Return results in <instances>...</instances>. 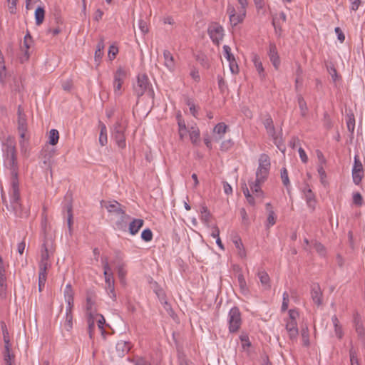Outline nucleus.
Wrapping results in <instances>:
<instances>
[{"label": "nucleus", "instance_id": "obj_1", "mask_svg": "<svg viewBox=\"0 0 365 365\" xmlns=\"http://www.w3.org/2000/svg\"><path fill=\"white\" fill-rule=\"evenodd\" d=\"M4 163L11 173V204L16 212L20 208L19 200V182L18 179L19 165L17 161V153L15 142L9 138L3 145Z\"/></svg>", "mask_w": 365, "mask_h": 365}, {"label": "nucleus", "instance_id": "obj_2", "mask_svg": "<svg viewBox=\"0 0 365 365\" xmlns=\"http://www.w3.org/2000/svg\"><path fill=\"white\" fill-rule=\"evenodd\" d=\"M263 125L268 136L272 138L274 144L279 150L284 152L285 146L283 143L282 129L278 133L276 131L273 120L269 115H267L263 120Z\"/></svg>", "mask_w": 365, "mask_h": 365}, {"label": "nucleus", "instance_id": "obj_3", "mask_svg": "<svg viewBox=\"0 0 365 365\" xmlns=\"http://www.w3.org/2000/svg\"><path fill=\"white\" fill-rule=\"evenodd\" d=\"M127 129V122L125 120H118L114 125L111 131L112 138L115 141L118 147L123 149L126 146L125 132Z\"/></svg>", "mask_w": 365, "mask_h": 365}, {"label": "nucleus", "instance_id": "obj_4", "mask_svg": "<svg viewBox=\"0 0 365 365\" xmlns=\"http://www.w3.org/2000/svg\"><path fill=\"white\" fill-rule=\"evenodd\" d=\"M288 313L289 317L285 319V329L290 340L296 341L299 334L297 319L299 317V314L296 309H289Z\"/></svg>", "mask_w": 365, "mask_h": 365}, {"label": "nucleus", "instance_id": "obj_5", "mask_svg": "<svg viewBox=\"0 0 365 365\" xmlns=\"http://www.w3.org/2000/svg\"><path fill=\"white\" fill-rule=\"evenodd\" d=\"M103 267V274L105 277V282L106 284V289L108 291V294L110 297L113 300L116 299V294L115 293V281L113 278V274L111 272L110 267L108 262V259L103 258L102 259Z\"/></svg>", "mask_w": 365, "mask_h": 365}, {"label": "nucleus", "instance_id": "obj_6", "mask_svg": "<svg viewBox=\"0 0 365 365\" xmlns=\"http://www.w3.org/2000/svg\"><path fill=\"white\" fill-rule=\"evenodd\" d=\"M133 91L138 98H140L145 93H147L151 98L154 97V91L150 88L148 78L145 75L138 76L137 83L133 86Z\"/></svg>", "mask_w": 365, "mask_h": 365}, {"label": "nucleus", "instance_id": "obj_7", "mask_svg": "<svg viewBox=\"0 0 365 365\" xmlns=\"http://www.w3.org/2000/svg\"><path fill=\"white\" fill-rule=\"evenodd\" d=\"M229 331L236 333L242 325L241 313L237 307H233L228 314Z\"/></svg>", "mask_w": 365, "mask_h": 365}, {"label": "nucleus", "instance_id": "obj_8", "mask_svg": "<svg viewBox=\"0 0 365 365\" xmlns=\"http://www.w3.org/2000/svg\"><path fill=\"white\" fill-rule=\"evenodd\" d=\"M208 35L215 44L218 45L224 36L223 27L218 23L211 24L207 29Z\"/></svg>", "mask_w": 365, "mask_h": 365}, {"label": "nucleus", "instance_id": "obj_9", "mask_svg": "<svg viewBox=\"0 0 365 365\" xmlns=\"http://www.w3.org/2000/svg\"><path fill=\"white\" fill-rule=\"evenodd\" d=\"M18 130L20 134V137L22 140L20 142L21 148L23 149L24 146V138L26 135V132L27 130V122L26 115L24 113L21 106L18 107Z\"/></svg>", "mask_w": 365, "mask_h": 365}, {"label": "nucleus", "instance_id": "obj_10", "mask_svg": "<svg viewBox=\"0 0 365 365\" xmlns=\"http://www.w3.org/2000/svg\"><path fill=\"white\" fill-rule=\"evenodd\" d=\"M227 13L229 14L231 25L235 26L243 21L246 15V10L240 9L238 14H237L235 7L230 4L227 9Z\"/></svg>", "mask_w": 365, "mask_h": 365}, {"label": "nucleus", "instance_id": "obj_11", "mask_svg": "<svg viewBox=\"0 0 365 365\" xmlns=\"http://www.w3.org/2000/svg\"><path fill=\"white\" fill-rule=\"evenodd\" d=\"M113 262L116 264V269L120 281L122 283H124L127 271L125 269V264L123 262V255L120 251L115 252V257Z\"/></svg>", "mask_w": 365, "mask_h": 365}, {"label": "nucleus", "instance_id": "obj_12", "mask_svg": "<svg viewBox=\"0 0 365 365\" xmlns=\"http://www.w3.org/2000/svg\"><path fill=\"white\" fill-rule=\"evenodd\" d=\"M364 177V169L361 162L357 155L354 156V163L352 168V179L356 185H359Z\"/></svg>", "mask_w": 365, "mask_h": 365}, {"label": "nucleus", "instance_id": "obj_13", "mask_svg": "<svg viewBox=\"0 0 365 365\" xmlns=\"http://www.w3.org/2000/svg\"><path fill=\"white\" fill-rule=\"evenodd\" d=\"M224 56L229 62L230 70L232 74L239 73V67L235 60V56L231 53V48L227 45L223 46Z\"/></svg>", "mask_w": 365, "mask_h": 365}, {"label": "nucleus", "instance_id": "obj_14", "mask_svg": "<svg viewBox=\"0 0 365 365\" xmlns=\"http://www.w3.org/2000/svg\"><path fill=\"white\" fill-rule=\"evenodd\" d=\"M105 207L109 213L116 216L120 217V215H125V206L122 205L116 200L106 202Z\"/></svg>", "mask_w": 365, "mask_h": 365}, {"label": "nucleus", "instance_id": "obj_15", "mask_svg": "<svg viewBox=\"0 0 365 365\" xmlns=\"http://www.w3.org/2000/svg\"><path fill=\"white\" fill-rule=\"evenodd\" d=\"M268 56L273 66L278 70L280 66V58L278 54L277 46L274 43H270L269 46Z\"/></svg>", "mask_w": 365, "mask_h": 365}, {"label": "nucleus", "instance_id": "obj_16", "mask_svg": "<svg viewBox=\"0 0 365 365\" xmlns=\"http://www.w3.org/2000/svg\"><path fill=\"white\" fill-rule=\"evenodd\" d=\"M304 198L307 202V205L312 211H314L317 205V200L315 197L314 193L312 192L311 188L308 185H306L304 190Z\"/></svg>", "mask_w": 365, "mask_h": 365}, {"label": "nucleus", "instance_id": "obj_17", "mask_svg": "<svg viewBox=\"0 0 365 365\" xmlns=\"http://www.w3.org/2000/svg\"><path fill=\"white\" fill-rule=\"evenodd\" d=\"M125 72L122 68H118L114 75L113 88L117 95H120V89L125 78Z\"/></svg>", "mask_w": 365, "mask_h": 365}, {"label": "nucleus", "instance_id": "obj_18", "mask_svg": "<svg viewBox=\"0 0 365 365\" xmlns=\"http://www.w3.org/2000/svg\"><path fill=\"white\" fill-rule=\"evenodd\" d=\"M311 297L314 304L317 306L322 304V292L318 284L312 286Z\"/></svg>", "mask_w": 365, "mask_h": 365}, {"label": "nucleus", "instance_id": "obj_19", "mask_svg": "<svg viewBox=\"0 0 365 365\" xmlns=\"http://www.w3.org/2000/svg\"><path fill=\"white\" fill-rule=\"evenodd\" d=\"M176 118L178 120L179 137L181 140H183L187 137L190 129H187L180 113L177 115Z\"/></svg>", "mask_w": 365, "mask_h": 365}, {"label": "nucleus", "instance_id": "obj_20", "mask_svg": "<svg viewBox=\"0 0 365 365\" xmlns=\"http://www.w3.org/2000/svg\"><path fill=\"white\" fill-rule=\"evenodd\" d=\"M64 210L67 212V225L70 235H72L73 232V206L71 201L67 202L65 204Z\"/></svg>", "mask_w": 365, "mask_h": 365}, {"label": "nucleus", "instance_id": "obj_21", "mask_svg": "<svg viewBox=\"0 0 365 365\" xmlns=\"http://www.w3.org/2000/svg\"><path fill=\"white\" fill-rule=\"evenodd\" d=\"M144 220L143 219L134 218L129 223V226L128 227V232L131 235H136L140 229L143 226Z\"/></svg>", "mask_w": 365, "mask_h": 365}, {"label": "nucleus", "instance_id": "obj_22", "mask_svg": "<svg viewBox=\"0 0 365 365\" xmlns=\"http://www.w3.org/2000/svg\"><path fill=\"white\" fill-rule=\"evenodd\" d=\"M115 349L118 356H123L131 349V344L128 341H120L116 344Z\"/></svg>", "mask_w": 365, "mask_h": 365}, {"label": "nucleus", "instance_id": "obj_23", "mask_svg": "<svg viewBox=\"0 0 365 365\" xmlns=\"http://www.w3.org/2000/svg\"><path fill=\"white\" fill-rule=\"evenodd\" d=\"M252 61L253 62L260 78L264 79L265 78V73L259 56L256 53H252Z\"/></svg>", "mask_w": 365, "mask_h": 365}, {"label": "nucleus", "instance_id": "obj_24", "mask_svg": "<svg viewBox=\"0 0 365 365\" xmlns=\"http://www.w3.org/2000/svg\"><path fill=\"white\" fill-rule=\"evenodd\" d=\"M130 219V215L125 213L120 216V219L116 221V229L120 231L125 232L128 229V221Z\"/></svg>", "mask_w": 365, "mask_h": 365}, {"label": "nucleus", "instance_id": "obj_25", "mask_svg": "<svg viewBox=\"0 0 365 365\" xmlns=\"http://www.w3.org/2000/svg\"><path fill=\"white\" fill-rule=\"evenodd\" d=\"M163 57L165 60L164 65L170 70L173 71L175 69V61L172 53L168 50H164Z\"/></svg>", "mask_w": 365, "mask_h": 365}, {"label": "nucleus", "instance_id": "obj_26", "mask_svg": "<svg viewBox=\"0 0 365 365\" xmlns=\"http://www.w3.org/2000/svg\"><path fill=\"white\" fill-rule=\"evenodd\" d=\"M105 45H104V40L103 38L100 39L98 43L96 46V50L95 51V61L97 62L98 64H99L103 56V49H104Z\"/></svg>", "mask_w": 365, "mask_h": 365}, {"label": "nucleus", "instance_id": "obj_27", "mask_svg": "<svg viewBox=\"0 0 365 365\" xmlns=\"http://www.w3.org/2000/svg\"><path fill=\"white\" fill-rule=\"evenodd\" d=\"M354 324L356 332L357 333L359 337L365 338V330L361 318L358 314H356L354 317Z\"/></svg>", "mask_w": 365, "mask_h": 365}, {"label": "nucleus", "instance_id": "obj_28", "mask_svg": "<svg viewBox=\"0 0 365 365\" xmlns=\"http://www.w3.org/2000/svg\"><path fill=\"white\" fill-rule=\"evenodd\" d=\"M43 250L41 254V259L39 262V270H41V268H43V267H45V270H47L48 266V252L45 244L43 245Z\"/></svg>", "mask_w": 365, "mask_h": 365}, {"label": "nucleus", "instance_id": "obj_29", "mask_svg": "<svg viewBox=\"0 0 365 365\" xmlns=\"http://www.w3.org/2000/svg\"><path fill=\"white\" fill-rule=\"evenodd\" d=\"M270 167H271L270 158L268 156V155H267L265 153L261 154L259 158L258 168H262V169L270 170Z\"/></svg>", "mask_w": 365, "mask_h": 365}, {"label": "nucleus", "instance_id": "obj_30", "mask_svg": "<svg viewBox=\"0 0 365 365\" xmlns=\"http://www.w3.org/2000/svg\"><path fill=\"white\" fill-rule=\"evenodd\" d=\"M101 132L99 135V143L101 146H104L108 143V137H107V128L104 123L100 122L99 124Z\"/></svg>", "mask_w": 365, "mask_h": 365}, {"label": "nucleus", "instance_id": "obj_31", "mask_svg": "<svg viewBox=\"0 0 365 365\" xmlns=\"http://www.w3.org/2000/svg\"><path fill=\"white\" fill-rule=\"evenodd\" d=\"M227 129V125H225V123H217L213 129V132L215 133H217L219 135V137L216 138L215 140H220L222 138V135L226 133Z\"/></svg>", "mask_w": 365, "mask_h": 365}, {"label": "nucleus", "instance_id": "obj_32", "mask_svg": "<svg viewBox=\"0 0 365 365\" xmlns=\"http://www.w3.org/2000/svg\"><path fill=\"white\" fill-rule=\"evenodd\" d=\"M47 278V270H45V267L41 268L38 272V289L40 292L43 289Z\"/></svg>", "mask_w": 365, "mask_h": 365}, {"label": "nucleus", "instance_id": "obj_33", "mask_svg": "<svg viewBox=\"0 0 365 365\" xmlns=\"http://www.w3.org/2000/svg\"><path fill=\"white\" fill-rule=\"evenodd\" d=\"M350 345H351V347L349 349V354L351 365H360L359 359H358L357 351L354 347L352 342H351Z\"/></svg>", "mask_w": 365, "mask_h": 365}, {"label": "nucleus", "instance_id": "obj_34", "mask_svg": "<svg viewBox=\"0 0 365 365\" xmlns=\"http://www.w3.org/2000/svg\"><path fill=\"white\" fill-rule=\"evenodd\" d=\"M269 170L268 169H262V168H257L256 172V180L257 182H264L269 175Z\"/></svg>", "mask_w": 365, "mask_h": 365}, {"label": "nucleus", "instance_id": "obj_35", "mask_svg": "<svg viewBox=\"0 0 365 365\" xmlns=\"http://www.w3.org/2000/svg\"><path fill=\"white\" fill-rule=\"evenodd\" d=\"M35 20L36 24L39 26L41 25L45 17V10L43 7L38 6L35 11Z\"/></svg>", "mask_w": 365, "mask_h": 365}, {"label": "nucleus", "instance_id": "obj_36", "mask_svg": "<svg viewBox=\"0 0 365 365\" xmlns=\"http://www.w3.org/2000/svg\"><path fill=\"white\" fill-rule=\"evenodd\" d=\"M297 102L300 109V113L302 116H305L307 115L308 107L307 103L302 95H297Z\"/></svg>", "mask_w": 365, "mask_h": 365}, {"label": "nucleus", "instance_id": "obj_37", "mask_svg": "<svg viewBox=\"0 0 365 365\" xmlns=\"http://www.w3.org/2000/svg\"><path fill=\"white\" fill-rule=\"evenodd\" d=\"M31 38V37L29 35V34L26 35L24 37V45L26 48V51H25L23 56H21L20 58L21 63H24L25 61H27L29 58L28 49L30 48V44L29 43V40H30Z\"/></svg>", "mask_w": 365, "mask_h": 365}, {"label": "nucleus", "instance_id": "obj_38", "mask_svg": "<svg viewBox=\"0 0 365 365\" xmlns=\"http://www.w3.org/2000/svg\"><path fill=\"white\" fill-rule=\"evenodd\" d=\"M190 140L195 144L200 138V130L197 127L192 126L188 132Z\"/></svg>", "mask_w": 365, "mask_h": 365}, {"label": "nucleus", "instance_id": "obj_39", "mask_svg": "<svg viewBox=\"0 0 365 365\" xmlns=\"http://www.w3.org/2000/svg\"><path fill=\"white\" fill-rule=\"evenodd\" d=\"M59 139V133L56 129H51L49 132L48 143L55 145L58 143Z\"/></svg>", "mask_w": 365, "mask_h": 365}, {"label": "nucleus", "instance_id": "obj_40", "mask_svg": "<svg viewBox=\"0 0 365 365\" xmlns=\"http://www.w3.org/2000/svg\"><path fill=\"white\" fill-rule=\"evenodd\" d=\"M95 305V301L92 299L91 295H87L86 297V312L87 315L94 314L96 312V309H93V306Z\"/></svg>", "mask_w": 365, "mask_h": 365}, {"label": "nucleus", "instance_id": "obj_41", "mask_svg": "<svg viewBox=\"0 0 365 365\" xmlns=\"http://www.w3.org/2000/svg\"><path fill=\"white\" fill-rule=\"evenodd\" d=\"M262 183H263V182H257V180L256 179L255 182L250 183V186L252 192L255 193V195L257 197L261 196L263 194L260 187Z\"/></svg>", "mask_w": 365, "mask_h": 365}, {"label": "nucleus", "instance_id": "obj_42", "mask_svg": "<svg viewBox=\"0 0 365 365\" xmlns=\"http://www.w3.org/2000/svg\"><path fill=\"white\" fill-rule=\"evenodd\" d=\"M237 281L240 286V289L243 294H247L249 291L247 286L246 280L242 274H239L237 276Z\"/></svg>", "mask_w": 365, "mask_h": 365}, {"label": "nucleus", "instance_id": "obj_43", "mask_svg": "<svg viewBox=\"0 0 365 365\" xmlns=\"http://www.w3.org/2000/svg\"><path fill=\"white\" fill-rule=\"evenodd\" d=\"M257 276L262 284L269 287V277L266 272L260 270L258 272Z\"/></svg>", "mask_w": 365, "mask_h": 365}, {"label": "nucleus", "instance_id": "obj_44", "mask_svg": "<svg viewBox=\"0 0 365 365\" xmlns=\"http://www.w3.org/2000/svg\"><path fill=\"white\" fill-rule=\"evenodd\" d=\"M88 329L90 338H92L93 330L95 329V315L90 314L88 315Z\"/></svg>", "mask_w": 365, "mask_h": 365}, {"label": "nucleus", "instance_id": "obj_45", "mask_svg": "<svg viewBox=\"0 0 365 365\" xmlns=\"http://www.w3.org/2000/svg\"><path fill=\"white\" fill-rule=\"evenodd\" d=\"M200 212L202 214L201 220L205 223H208L210 222L211 215L207 207L206 206H202Z\"/></svg>", "mask_w": 365, "mask_h": 365}, {"label": "nucleus", "instance_id": "obj_46", "mask_svg": "<svg viewBox=\"0 0 365 365\" xmlns=\"http://www.w3.org/2000/svg\"><path fill=\"white\" fill-rule=\"evenodd\" d=\"M313 246L320 256L325 257L326 248L321 242L314 241L313 242Z\"/></svg>", "mask_w": 365, "mask_h": 365}, {"label": "nucleus", "instance_id": "obj_47", "mask_svg": "<svg viewBox=\"0 0 365 365\" xmlns=\"http://www.w3.org/2000/svg\"><path fill=\"white\" fill-rule=\"evenodd\" d=\"M281 178H282L283 185L288 190L290 182H289V176H288V171H287V168H283L281 170Z\"/></svg>", "mask_w": 365, "mask_h": 365}, {"label": "nucleus", "instance_id": "obj_48", "mask_svg": "<svg viewBox=\"0 0 365 365\" xmlns=\"http://www.w3.org/2000/svg\"><path fill=\"white\" fill-rule=\"evenodd\" d=\"M277 216L273 210H269L267 219V227H269L273 226L276 223Z\"/></svg>", "mask_w": 365, "mask_h": 365}, {"label": "nucleus", "instance_id": "obj_49", "mask_svg": "<svg viewBox=\"0 0 365 365\" xmlns=\"http://www.w3.org/2000/svg\"><path fill=\"white\" fill-rule=\"evenodd\" d=\"M4 359L6 365H11L12 361L14 359V355L11 353V350L4 351Z\"/></svg>", "mask_w": 365, "mask_h": 365}, {"label": "nucleus", "instance_id": "obj_50", "mask_svg": "<svg viewBox=\"0 0 365 365\" xmlns=\"http://www.w3.org/2000/svg\"><path fill=\"white\" fill-rule=\"evenodd\" d=\"M141 238L145 242H150L153 239V232L150 229L147 228L141 232Z\"/></svg>", "mask_w": 365, "mask_h": 365}, {"label": "nucleus", "instance_id": "obj_51", "mask_svg": "<svg viewBox=\"0 0 365 365\" xmlns=\"http://www.w3.org/2000/svg\"><path fill=\"white\" fill-rule=\"evenodd\" d=\"M302 336L303 341V345L305 346H309V330L307 327L302 329Z\"/></svg>", "mask_w": 365, "mask_h": 365}, {"label": "nucleus", "instance_id": "obj_52", "mask_svg": "<svg viewBox=\"0 0 365 365\" xmlns=\"http://www.w3.org/2000/svg\"><path fill=\"white\" fill-rule=\"evenodd\" d=\"M63 294H64L65 299H70V298H73L74 293H73V291L72 289V287H71V285L70 284H68L66 286V287L64 289Z\"/></svg>", "mask_w": 365, "mask_h": 365}, {"label": "nucleus", "instance_id": "obj_53", "mask_svg": "<svg viewBox=\"0 0 365 365\" xmlns=\"http://www.w3.org/2000/svg\"><path fill=\"white\" fill-rule=\"evenodd\" d=\"M289 294L287 292H284L283 293V300L282 304L281 310L282 312H285L288 309V304H289Z\"/></svg>", "mask_w": 365, "mask_h": 365}, {"label": "nucleus", "instance_id": "obj_54", "mask_svg": "<svg viewBox=\"0 0 365 365\" xmlns=\"http://www.w3.org/2000/svg\"><path fill=\"white\" fill-rule=\"evenodd\" d=\"M233 144H234V143H233V141L231 139L227 140H224L221 143L220 150L222 151H227L228 150H230L232 147Z\"/></svg>", "mask_w": 365, "mask_h": 365}, {"label": "nucleus", "instance_id": "obj_55", "mask_svg": "<svg viewBox=\"0 0 365 365\" xmlns=\"http://www.w3.org/2000/svg\"><path fill=\"white\" fill-rule=\"evenodd\" d=\"M73 327V315L66 316V320L64 322V328L67 331H70Z\"/></svg>", "mask_w": 365, "mask_h": 365}, {"label": "nucleus", "instance_id": "obj_56", "mask_svg": "<svg viewBox=\"0 0 365 365\" xmlns=\"http://www.w3.org/2000/svg\"><path fill=\"white\" fill-rule=\"evenodd\" d=\"M353 202L357 206H361L363 203V198L359 192H356L353 195Z\"/></svg>", "mask_w": 365, "mask_h": 365}, {"label": "nucleus", "instance_id": "obj_57", "mask_svg": "<svg viewBox=\"0 0 365 365\" xmlns=\"http://www.w3.org/2000/svg\"><path fill=\"white\" fill-rule=\"evenodd\" d=\"M317 171L320 176L321 182L323 185H325V183H326L325 178L327 177V175H326V172H325L324 169L323 168V167L322 165H320L318 167Z\"/></svg>", "mask_w": 365, "mask_h": 365}, {"label": "nucleus", "instance_id": "obj_58", "mask_svg": "<svg viewBox=\"0 0 365 365\" xmlns=\"http://www.w3.org/2000/svg\"><path fill=\"white\" fill-rule=\"evenodd\" d=\"M118 53V48L116 46L112 45L109 47L108 57L110 59L115 58Z\"/></svg>", "mask_w": 365, "mask_h": 365}, {"label": "nucleus", "instance_id": "obj_59", "mask_svg": "<svg viewBox=\"0 0 365 365\" xmlns=\"http://www.w3.org/2000/svg\"><path fill=\"white\" fill-rule=\"evenodd\" d=\"M6 276L5 274H0V292H5L6 289Z\"/></svg>", "mask_w": 365, "mask_h": 365}, {"label": "nucleus", "instance_id": "obj_60", "mask_svg": "<svg viewBox=\"0 0 365 365\" xmlns=\"http://www.w3.org/2000/svg\"><path fill=\"white\" fill-rule=\"evenodd\" d=\"M138 27L143 34H145L148 32L147 23L142 19L139 20L138 21Z\"/></svg>", "mask_w": 365, "mask_h": 365}, {"label": "nucleus", "instance_id": "obj_61", "mask_svg": "<svg viewBox=\"0 0 365 365\" xmlns=\"http://www.w3.org/2000/svg\"><path fill=\"white\" fill-rule=\"evenodd\" d=\"M9 12L12 14L16 13L17 0H7Z\"/></svg>", "mask_w": 365, "mask_h": 365}, {"label": "nucleus", "instance_id": "obj_62", "mask_svg": "<svg viewBox=\"0 0 365 365\" xmlns=\"http://www.w3.org/2000/svg\"><path fill=\"white\" fill-rule=\"evenodd\" d=\"M186 104L189 106L190 111L192 113V115L195 117L197 115V111L194 103L190 99L188 98L186 101Z\"/></svg>", "mask_w": 365, "mask_h": 365}, {"label": "nucleus", "instance_id": "obj_63", "mask_svg": "<svg viewBox=\"0 0 365 365\" xmlns=\"http://www.w3.org/2000/svg\"><path fill=\"white\" fill-rule=\"evenodd\" d=\"M334 31L337 35L338 40L341 43L344 42L345 40V36L341 29L339 27H336Z\"/></svg>", "mask_w": 365, "mask_h": 365}, {"label": "nucleus", "instance_id": "obj_64", "mask_svg": "<svg viewBox=\"0 0 365 365\" xmlns=\"http://www.w3.org/2000/svg\"><path fill=\"white\" fill-rule=\"evenodd\" d=\"M178 364L179 365H194L191 361L187 359L184 356L178 357Z\"/></svg>", "mask_w": 365, "mask_h": 365}]
</instances>
